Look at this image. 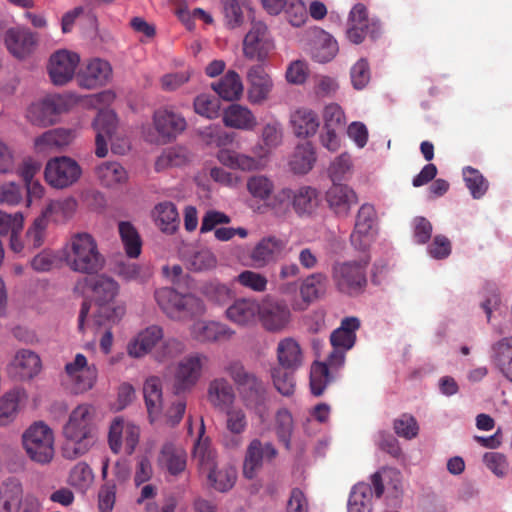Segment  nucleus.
<instances>
[{
	"label": "nucleus",
	"instance_id": "c03bdc74",
	"mask_svg": "<svg viewBox=\"0 0 512 512\" xmlns=\"http://www.w3.org/2000/svg\"><path fill=\"white\" fill-rule=\"evenodd\" d=\"M492 359L500 372L512 382V337H505L492 346Z\"/></svg>",
	"mask_w": 512,
	"mask_h": 512
},
{
	"label": "nucleus",
	"instance_id": "69168bd1",
	"mask_svg": "<svg viewBox=\"0 0 512 512\" xmlns=\"http://www.w3.org/2000/svg\"><path fill=\"white\" fill-rule=\"evenodd\" d=\"M94 480V474L85 462H78L70 471L68 483L81 491L89 488Z\"/></svg>",
	"mask_w": 512,
	"mask_h": 512
},
{
	"label": "nucleus",
	"instance_id": "37998d69",
	"mask_svg": "<svg viewBox=\"0 0 512 512\" xmlns=\"http://www.w3.org/2000/svg\"><path fill=\"white\" fill-rule=\"evenodd\" d=\"M75 138V131L72 129L57 128L44 132L35 138L34 145L39 150L47 148H62L69 145Z\"/></svg>",
	"mask_w": 512,
	"mask_h": 512
},
{
	"label": "nucleus",
	"instance_id": "338daca9",
	"mask_svg": "<svg viewBox=\"0 0 512 512\" xmlns=\"http://www.w3.org/2000/svg\"><path fill=\"white\" fill-rule=\"evenodd\" d=\"M184 350L185 345L182 341L176 338L162 339L160 345L153 351V357L158 362H166L179 356Z\"/></svg>",
	"mask_w": 512,
	"mask_h": 512
},
{
	"label": "nucleus",
	"instance_id": "a19ab883",
	"mask_svg": "<svg viewBox=\"0 0 512 512\" xmlns=\"http://www.w3.org/2000/svg\"><path fill=\"white\" fill-rule=\"evenodd\" d=\"M97 308L93 314V322L98 327H110L121 321L126 313L124 303H95Z\"/></svg>",
	"mask_w": 512,
	"mask_h": 512
},
{
	"label": "nucleus",
	"instance_id": "bf43d9fd",
	"mask_svg": "<svg viewBox=\"0 0 512 512\" xmlns=\"http://www.w3.org/2000/svg\"><path fill=\"white\" fill-rule=\"evenodd\" d=\"M207 484L219 492H226L230 490L236 481L237 473L232 467H222L213 469V472L204 476Z\"/></svg>",
	"mask_w": 512,
	"mask_h": 512
},
{
	"label": "nucleus",
	"instance_id": "8fccbe9b",
	"mask_svg": "<svg viewBox=\"0 0 512 512\" xmlns=\"http://www.w3.org/2000/svg\"><path fill=\"white\" fill-rule=\"evenodd\" d=\"M316 161L314 148L310 142L298 145L289 161L291 170L296 174L308 173Z\"/></svg>",
	"mask_w": 512,
	"mask_h": 512
},
{
	"label": "nucleus",
	"instance_id": "39448f33",
	"mask_svg": "<svg viewBox=\"0 0 512 512\" xmlns=\"http://www.w3.org/2000/svg\"><path fill=\"white\" fill-rule=\"evenodd\" d=\"M369 259L337 261L332 265L331 277L336 289L346 295H358L366 284Z\"/></svg>",
	"mask_w": 512,
	"mask_h": 512
},
{
	"label": "nucleus",
	"instance_id": "6e6552de",
	"mask_svg": "<svg viewBox=\"0 0 512 512\" xmlns=\"http://www.w3.org/2000/svg\"><path fill=\"white\" fill-rule=\"evenodd\" d=\"M82 173L79 164L70 157L61 156L49 160L45 167V179L54 188L63 189L78 181Z\"/></svg>",
	"mask_w": 512,
	"mask_h": 512
},
{
	"label": "nucleus",
	"instance_id": "f704fd0d",
	"mask_svg": "<svg viewBox=\"0 0 512 512\" xmlns=\"http://www.w3.org/2000/svg\"><path fill=\"white\" fill-rule=\"evenodd\" d=\"M207 399L214 408L224 411L235 400L234 389L227 379L223 377L215 378L208 385Z\"/></svg>",
	"mask_w": 512,
	"mask_h": 512
},
{
	"label": "nucleus",
	"instance_id": "1a4fd4ad",
	"mask_svg": "<svg viewBox=\"0 0 512 512\" xmlns=\"http://www.w3.org/2000/svg\"><path fill=\"white\" fill-rule=\"evenodd\" d=\"M65 377L75 393H84L91 390L98 376L94 364H88L83 354H77L73 361L66 363Z\"/></svg>",
	"mask_w": 512,
	"mask_h": 512
},
{
	"label": "nucleus",
	"instance_id": "f8f14e48",
	"mask_svg": "<svg viewBox=\"0 0 512 512\" xmlns=\"http://www.w3.org/2000/svg\"><path fill=\"white\" fill-rule=\"evenodd\" d=\"M259 308L258 319L266 331L279 333L288 327L291 312L284 301L265 299L259 303Z\"/></svg>",
	"mask_w": 512,
	"mask_h": 512
},
{
	"label": "nucleus",
	"instance_id": "6ab92c4d",
	"mask_svg": "<svg viewBox=\"0 0 512 512\" xmlns=\"http://www.w3.org/2000/svg\"><path fill=\"white\" fill-rule=\"evenodd\" d=\"M96 132L95 154L103 158L108 154V140L119 132L118 119L112 110L100 111L93 121Z\"/></svg>",
	"mask_w": 512,
	"mask_h": 512
},
{
	"label": "nucleus",
	"instance_id": "393cba45",
	"mask_svg": "<svg viewBox=\"0 0 512 512\" xmlns=\"http://www.w3.org/2000/svg\"><path fill=\"white\" fill-rule=\"evenodd\" d=\"M157 465L172 476L182 474L187 466V453L172 442H165L157 457Z\"/></svg>",
	"mask_w": 512,
	"mask_h": 512
},
{
	"label": "nucleus",
	"instance_id": "dca6fc26",
	"mask_svg": "<svg viewBox=\"0 0 512 512\" xmlns=\"http://www.w3.org/2000/svg\"><path fill=\"white\" fill-rule=\"evenodd\" d=\"M62 106L63 100L60 96H48L32 103L27 110L26 117L34 126L48 127L57 122Z\"/></svg>",
	"mask_w": 512,
	"mask_h": 512
},
{
	"label": "nucleus",
	"instance_id": "f257e3e1",
	"mask_svg": "<svg viewBox=\"0 0 512 512\" xmlns=\"http://www.w3.org/2000/svg\"><path fill=\"white\" fill-rule=\"evenodd\" d=\"M95 420L96 409L91 404L83 403L72 410L63 428L62 455L65 459L74 460L89 452L97 440Z\"/></svg>",
	"mask_w": 512,
	"mask_h": 512
},
{
	"label": "nucleus",
	"instance_id": "7c9ffc66",
	"mask_svg": "<svg viewBox=\"0 0 512 512\" xmlns=\"http://www.w3.org/2000/svg\"><path fill=\"white\" fill-rule=\"evenodd\" d=\"M191 335L200 342L228 340L234 331L226 324L215 321H197L190 328Z\"/></svg>",
	"mask_w": 512,
	"mask_h": 512
},
{
	"label": "nucleus",
	"instance_id": "7ed1b4c3",
	"mask_svg": "<svg viewBox=\"0 0 512 512\" xmlns=\"http://www.w3.org/2000/svg\"><path fill=\"white\" fill-rule=\"evenodd\" d=\"M154 298L161 311L173 321L187 322L206 311L200 298L190 293L181 294L171 287L156 289Z\"/></svg>",
	"mask_w": 512,
	"mask_h": 512
},
{
	"label": "nucleus",
	"instance_id": "ddd939ff",
	"mask_svg": "<svg viewBox=\"0 0 512 512\" xmlns=\"http://www.w3.org/2000/svg\"><path fill=\"white\" fill-rule=\"evenodd\" d=\"M267 26L260 21L253 22L251 29L243 40V54L250 60L263 61L273 50Z\"/></svg>",
	"mask_w": 512,
	"mask_h": 512
},
{
	"label": "nucleus",
	"instance_id": "412c9836",
	"mask_svg": "<svg viewBox=\"0 0 512 512\" xmlns=\"http://www.w3.org/2000/svg\"><path fill=\"white\" fill-rule=\"evenodd\" d=\"M154 127L164 142H169L181 134L187 127L185 118L172 110L160 109L153 116Z\"/></svg>",
	"mask_w": 512,
	"mask_h": 512
},
{
	"label": "nucleus",
	"instance_id": "a18cd8bd",
	"mask_svg": "<svg viewBox=\"0 0 512 512\" xmlns=\"http://www.w3.org/2000/svg\"><path fill=\"white\" fill-rule=\"evenodd\" d=\"M492 359L500 372L512 382V337H505L492 346Z\"/></svg>",
	"mask_w": 512,
	"mask_h": 512
},
{
	"label": "nucleus",
	"instance_id": "603ef678",
	"mask_svg": "<svg viewBox=\"0 0 512 512\" xmlns=\"http://www.w3.org/2000/svg\"><path fill=\"white\" fill-rule=\"evenodd\" d=\"M226 428L233 435L226 445L230 448L239 447L241 444L239 436L247 428L246 415L242 409H226Z\"/></svg>",
	"mask_w": 512,
	"mask_h": 512
},
{
	"label": "nucleus",
	"instance_id": "9b49d317",
	"mask_svg": "<svg viewBox=\"0 0 512 512\" xmlns=\"http://www.w3.org/2000/svg\"><path fill=\"white\" fill-rule=\"evenodd\" d=\"M208 358L203 354H192L183 358L177 365L173 391L180 394L191 390L201 377L202 368Z\"/></svg>",
	"mask_w": 512,
	"mask_h": 512
},
{
	"label": "nucleus",
	"instance_id": "58836bf2",
	"mask_svg": "<svg viewBox=\"0 0 512 512\" xmlns=\"http://www.w3.org/2000/svg\"><path fill=\"white\" fill-rule=\"evenodd\" d=\"M143 394L150 421L157 418L163 408L162 383L160 378L151 376L146 379Z\"/></svg>",
	"mask_w": 512,
	"mask_h": 512
},
{
	"label": "nucleus",
	"instance_id": "20e7f679",
	"mask_svg": "<svg viewBox=\"0 0 512 512\" xmlns=\"http://www.w3.org/2000/svg\"><path fill=\"white\" fill-rule=\"evenodd\" d=\"M236 385L239 395L248 408H259L267 400V388L263 380L240 362H232L225 368Z\"/></svg>",
	"mask_w": 512,
	"mask_h": 512
},
{
	"label": "nucleus",
	"instance_id": "3c124183",
	"mask_svg": "<svg viewBox=\"0 0 512 512\" xmlns=\"http://www.w3.org/2000/svg\"><path fill=\"white\" fill-rule=\"evenodd\" d=\"M157 226L167 233L176 231L179 225V215L175 205L171 202L159 203L153 210Z\"/></svg>",
	"mask_w": 512,
	"mask_h": 512
},
{
	"label": "nucleus",
	"instance_id": "473e14b6",
	"mask_svg": "<svg viewBox=\"0 0 512 512\" xmlns=\"http://www.w3.org/2000/svg\"><path fill=\"white\" fill-rule=\"evenodd\" d=\"M95 303H112L120 293V284L107 274H100L88 281Z\"/></svg>",
	"mask_w": 512,
	"mask_h": 512
},
{
	"label": "nucleus",
	"instance_id": "13d9d810",
	"mask_svg": "<svg viewBox=\"0 0 512 512\" xmlns=\"http://www.w3.org/2000/svg\"><path fill=\"white\" fill-rule=\"evenodd\" d=\"M96 175L107 187L124 183L128 178L124 167L117 162H106L97 166Z\"/></svg>",
	"mask_w": 512,
	"mask_h": 512
},
{
	"label": "nucleus",
	"instance_id": "e433bc0d",
	"mask_svg": "<svg viewBox=\"0 0 512 512\" xmlns=\"http://www.w3.org/2000/svg\"><path fill=\"white\" fill-rule=\"evenodd\" d=\"M377 223V214L375 208L371 204H363L358 210L354 232L351 240L355 245H365L364 239L373 231Z\"/></svg>",
	"mask_w": 512,
	"mask_h": 512
},
{
	"label": "nucleus",
	"instance_id": "2eb2a0df",
	"mask_svg": "<svg viewBox=\"0 0 512 512\" xmlns=\"http://www.w3.org/2000/svg\"><path fill=\"white\" fill-rule=\"evenodd\" d=\"M247 99L253 105H262L269 100L274 88L273 79L260 64L252 65L246 72Z\"/></svg>",
	"mask_w": 512,
	"mask_h": 512
},
{
	"label": "nucleus",
	"instance_id": "ea45409f",
	"mask_svg": "<svg viewBox=\"0 0 512 512\" xmlns=\"http://www.w3.org/2000/svg\"><path fill=\"white\" fill-rule=\"evenodd\" d=\"M212 89L222 99L235 101L241 98L244 86L239 74L234 70H229L218 82L212 84Z\"/></svg>",
	"mask_w": 512,
	"mask_h": 512
},
{
	"label": "nucleus",
	"instance_id": "9d476101",
	"mask_svg": "<svg viewBox=\"0 0 512 512\" xmlns=\"http://www.w3.org/2000/svg\"><path fill=\"white\" fill-rule=\"evenodd\" d=\"M278 451L271 442L252 439L246 447L243 459L242 474L246 479H254L263 467L264 462L273 461Z\"/></svg>",
	"mask_w": 512,
	"mask_h": 512
},
{
	"label": "nucleus",
	"instance_id": "864d4df0",
	"mask_svg": "<svg viewBox=\"0 0 512 512\" xmlns=\"http://www.w3.org/2000/svg\"><path fill=\"white\" fill-rule=\"evenodd\" d=\"M338 52L335 39L324 31H318L315 36L312 55L318 62L325 63L332 60Z\"/></svg>",
	"mask_w": 512,
	"mask_h": 512
},
{
	"label": "nucleus",
	"instance_id": "c85d7f7f",
	"mask_svg": "<svg viewBox=\"0 0 512 512\" xmlns=\"http://www.w3.org/2000/svg\"><path fill=\"white\" fill-rule=\"evenodd\" d=\"M329 207L338 217H347L352 206L358 202L353 189L343 184L334 183L326 193Z\"/></svg>",
	"mask_w": 512,
	"mask_h": 512
},
{
	"label": "nucleus",
	"instance_id": "cd10ccee",
	"mask_svg": "<svg viewBox=\"0 0 512 512\" xmlns=\"http://www.w3.org/2000/svg\"><path fill=\"white\" fill-rule=\"evenodd\" d=\"M259 303L252 298L237 299L226 309L225 315L228 320L238 326H252L258 319Z\"/></svg>",
	"mask_w": 512,
	"mask_h": 512
},
{
	"label": "nucleus",
	"instance_id": "bb28decb",
	"mask_svg": "<svg viewBox=\"0 0 512 512\" xmlns=\"http://www.w3.org/2000/svg\"><path fill=\"white\" fill-rule=\"evenodd\" d=\"M218 161L231 169L241 171L259 170L263 167V156L259 155L257 148H253V155H247L230 149H220L217 152Z\"/></svg>",
	"mask_w": 512,
	"mask_h": 512
},
{
	"label": "nucleus",
	"instance_id": "4c0bfd02",
	"mask_svg": "<svg viewBox=\"0 0 512 512\" xmlns=\"http://www.w3.org/2000/svg\"><path fill=\"white\" fill-rule=\"evenodd\" d=\"M223 122L227 127L241 130H253L257 126V119L253 112L240 104H232L227 108Z\"/></svg>",
	"mask_w": 512,
	"mask_h": 512
},
{
	"label": "nucleus",
	"instance_id": "de8ad7c7",
	"mask_svg": "<svg viewBox=\"0 0 512 512\" xmlns=\"http://www.w3.org/2000/svg\"><path fill=\"white\" fill-rule=\"evenodd\" d=\"M319 205L318 191L310 186H303L293 191L292 206L297 214H311Z\"/></svg>",
	"mask_w": 512,
	"mask_h": 512
},
{
	"label": "nucleus",
	"instance_id": "79ce46f5",
	"mask_svg": "<svg viewBox=\"0 0 512 512\" xmlns=\"http://www.w3.org/2000/svg\"><path fill=\"white\" fill-rule=\"evenodd\" d=\"M26 397L22 389H13L0 397V427L14 421L19 411L20 402Z\"/></svg>",
	"mask_w": 512,
	"mask_h": 512
},
{
	"label": "nucleus",
	"instance_id": "5fc2aeb1",
	"mask_svg": "<svg viewBox=\"0 0 512 512\" xmlns=\"http://www.w3.org/2000/svg\"><path fill=\"white\" fill-rule=\"evenodd\" d=\"M372 491L367 483L356 484L348 501V512H372Z\"/></svg>",
	"mask_w": 512,
	"mask_h": 512
},
{
	"label": "nucleus",
	"instance_id": "5701e85b",
	"mask_svg": "<svg viewBox=\"0 0 512 512\" xmlns=\"http://www.w3.org/2000/svg\"><path fill=\"white\" fill-rule=\"evenodd\" d=\"M5 45L17 59L23 60L30 56L36 48V35L26 28H12L5 34Z\"/></svg>",
	"mask_w": 512,
	"mask_h": 512
},
{
	"label": "nucleus",
	"instance_id": "052dcab7",
	"mask_svg": "<svg viewBox=\"0 0 512 512\" xmlns=\"http://www.w3.org/2000/svg\"><path fill=\"white\" fill-rule=\"evenodd\" d=\"M295 369H286L275 365L271 368L270 374L275 389L283 396H291L295 391Z\"/></svg>",
	"mask_w": 512,
	"mask_h": 512
},
{
	"label": "nucleus",
	"instance_id": "aec40b11",
	"mask_svg": "<svg viewBox=\"0 0 512 512\" xmlns=\"http://www.w3.org/2000/svg\"><path fill=\"white\" fill-rule=\"evenodd\" d=\"M112 77L110 64L102 59L95 58L79 71L77 75L78 84L86 89H94L107 84Z\"/></svg>",
	"mask_w": 512,
	"mask_h": 512
},
{
	"label": "nucleus",
	"instance_id": "4be33fe9",
	"mask_svg": "<svg viewBox=\"0 0 512 512\" xmlns=\"http://www.w3.org/2000/svg\"><path fill=\"white\" fill-rule=\"evenodd\" d=\"M192 457L196 462L199 473L205 476L212 473L214 468H217V453L211 446V441L205 436L204 421L201 419V426L198 431V437L194 444Z\"/></svg>",
	"mask_w": 512,
	"mask_h": 512
},
{
	"label": "nucleus",
	"instance_id": "774afa93",
	"mask_svg": "<svg viewBox=\"0 0 512 512\" xmlns=\"http://www.w3.org/2000/svg\"><path fill=\"white\" fill-rule=\"evenodd\" d=\"M328 362H315L310 372V388L315 396H320L329 382Z\"/></svg>",
	"mask_w": 512,
	"mask_h": 512
},
{
	"label": "nucleus",
	"instance_id": "c756f323",
	"mask_svg": "<svg viewBox=\"0 0 512 512\" xmlns=\"http://www.w3.org/2000/svg\"><path fill=\"white\" fill-rule=\"evenodd\" d=\"M277 365L298 370L304 362V353L299 342L293 337L279 340L276 347Z\"/></svg>",
	"mask_w": 512,
	"mask_h": 512
},
{
	"label": "nucleus",
	"instance_id": "2f4dec72",
	"mask_svg": "<svg viewBox=\"0 0 512 512\" xmlns=\"http://www.w3.org/2000/svg\"><path fill=\"white\" fill-rule=\"evenodd\" d=\"M290 123L293 133L301 138L315 135L320 126L317 113L306 107H300L293 111L290 115Z\"/></svg>",
	"mask_w": 512,
	"mask_h": 512
},
{
	"label": "nucleus",
	"instance_id": "423d86ee",
	"mask_svg": "<svg viewBox=\"0 0 512 512\" xmlns=\"http://www.w3.org/2000/svg\"><path fill=\"white\" fill-rule=\"evenodd\" d=\"M23 445L29 457L38 463H49L54 456V436L44 423H34L23 434Z\"/></svg>",
	"mask_w": 512,
	"mask_h": 512
},
{
	"label": "nucleus",
	"instance_id": "0e129e2a",
	"mask_svg": "<svg viewBox=\"0 0 512 512\" xmlns=\"http://www.w3.org/2000/svg\"><path fill=\"white\" fill-rule=\"evenodd\" d=\"M246 187L248 192L259 200H267L274 191L273 181L265 175H253L248 178Z\"/></svg>",
	"mask_w": 512,
	"mask_h": 512
},
{
	"label": "nucleus",
	"instance_id": "a211bd4d",
	"mask_svg": "<svg viewBox=\"0 0 512 512\" xmlns=\"http://www.w3.org/2000/svg\"><path fill=\"white\" fill-rule=\"evenodd\" d=\"M79 56L68 50H58L50 57L48 72L55 85H64L69 82L79 64Z\"/></svg>",
	"mask_w": 512,
	"mask_h": 512
},
{
	"label": "nucleus",
	"instance_id": "0eeeda50",
	"mask_svg": "<svg viewBox=\"0 0 512 512\" xmlns=\"http://www.w3.org/2000/svg\"><path fill=\"white\" fill-rule=\"evenodd\" d=\"M360 327V321L356 317H347L341 321L340 327L330 335L332 350L327 355L329 367L338 368L345 360V355L356 342V331Z\"/></svg>",
	"mask_w": 512,
	"mask_h": 512
},
{
	"label": "nucleus",
	"instance_id": "09e8293b",
	"mask_svg": "<svg viewBox=\"0 0 512 512\" xmlns=\"http://www.w3.org/2000/svg\"><path fill=\"white\" fill-rule=\"evenodd\" d=\"M192 153L185 147H171L163 151L155 162L157 171H163L172 167H180L191 162Z\"/></svg>",
	"mask_w": 512,
	"mask_h": 512
},
{
	"label": "nucleus",
	"instance_id": "6e6d98bb",
	"mask_svg": "<svg viewBox=\"0 0 512 512\" xmlns=\"http://www.w3.org/2000/svg\"><path fill=\"white\" fill-rule=\"evenodd\" d=\"M76 209V199L73 197H67L50 201L42 211V214L45 215L48 220L49 217L54 216L55 221H67L72 218Z\"/></svg>",
	"mask_w": 512,
	"mask_h": 512
},
{
	"label": "nucleus",
	"instance_id": "680f3d73",
	"mask_svg": "<svg viewBox=\"0 0 512 512\" xmlns=\"http://www.w3.org/2000/svg\"><path fill=\"white\" fill-rule=\"evenodd\" d=\"M119 234L123 242L127 255L131 258H136L141 253V238L136 228L126 221H122L118 225Z\"/></svg>",
	"mask_w": 512,
	"mask_h": 512
},
{
	"label": "nucleus",
	"instance_id": "4468645a",
	"mask_svg": "<svg viewBox=\"0 0 512 512\" xmlns=\"http://www.w3.org/2000/svg\"><path fill=\"white\" fill-rule=\"evenodd\" d=\"M140 428L122 418H115L109 428L108 442L113 453L118 454L124 443V451L131 455L139 442Z\"/></svg>",
	"mask_w": 512,
	"mask_h": 512
},
{
	"label": "nucleus",
	"instance_id": "49530a36",
	"mask_svg": "<svg viewBox=\"0 0 512 512\" xmlns=\"http://www.w3.org/2000/svg\"><path fill=\"white\" fill-rule=\"evenodd\" d=\"M327 289V277L323 273L308 275L300 286V295L304 302L310 304L322 298Z\"/></svg>",
	"mask_w": 512,
	"mask_h": 512
},
{
	"label": "nucleus",
	"instance_id": "72a5a7b5",
	"mask_svg": "<svg viewBox=\"0 0 512 512\" xmlns=\"http://www.w3.org/2000/svg\"><path fill=\"white\" fill-rule=\"evenodd\" d=\"M369 26L367 8L361 3L356 4L349 13L347 38L354 44H360L365 39Z\"/></svg>",
	"mask_w": 512,
	"mask_h": 512
},
{
	"label": "nucleus",
	"instance_id": "4d7b16f0",
	"mask_svg": "<svg viewBox=\"0 0 512 512\" xmlns=\"http://www.w3.org/2000/svg\"><path fill=\"white\" fill-rule=\"evenodd\" d=\"M282 129L278 123L266 124L261 133L262 143L255 146L259 155L266 158L270 152L282 143Z\"/></svg>",
	"mask_w": 512,
	"mask_h": 512
},
{
	"label": "nucleus",
	"instance_id": "e2e57ef3",
	"mask_svg": "<svg viewBox=\"0 0 512 512\" xmlns=\"http://www.w3.org/2000/svg\"><path fill=\"white\" fill-rule=\"evenodd\" d=\"M197 135L206 146L224 147L231 144L234 140L232 134L216 125L198 129Z\"/></svg>",
	"mask_w": 512,
	"mask_h": 512
},
{
	"label": "nucleus",
	"instance_id": "b1692460",
	"mask_svg": "<svg viewBox=\"0 0 512 512\" xmlns=\"http://www.w3.org/2000/svg\"><path fill=\"white\" fill-rule=\"evenodd\" d=\"M164 331L158 325H151L140 331L127 345V353L133 358H142L152 352L163 339Z\"/></svg>",
	"mask_w": 512,
	"mask_h": 512
},
{
	"label": "nucleus",
	"instance_id": "f3484780",
	"mask_svg": "<svg viewBox=\"0 0 512 512\" xmlns=\"http://www.w3.org/2000/svg\"><path fill=\"white\" fill-rule=\"evenodd\" d=\"M287 241L275 235L261 238L249 253V259L256 268H264L276 262L283 254Z\"/></svg>",
	"mask_w": 512,
	"mask_h": 512
},
{
	"label": "nucleus",
	"instance_id": "a878e982",
	"mask_svg": "<svg viewBox=\"0 0 512 512\" xmlns=\"http://www.w3.org/2000/svg\"><path fill=\"white\" fill-rule=\"evenodd\" d=\"M40 357L32 350L17 351L9 364V371L20 380H30L41 371Z\"/></svg>",
	"mask_w": 512,
	"mask_h": 512
},
{
	"label": "nucleus",
	"instance_id": "c9c22d12",
	"mask_svg": "<svg viewBox=\"0 0 512 512\" xmlns=\"http://www.w3.org/2000/svg\"><path fill=\"white\" fill-rule=\"evenodd\" d=\"M371 483L376 497H381L385 487L393 491V497L398 500L401 494V473L395 468H382L371 476Z\"/></svg>",
	"mask_w": 512,
	"mask_h": 512
},
{
	"label": "nucleus",
	"instance_id": "f03ea898",
	"mask_svg": "<svg viewBox=\"0 0 512 512\" xmlns=\"http://www.w3.org/2000/svg\"><path fill=\"white\" fill-rule=\"evenodd\" d=\"M63 255L66 265L72 271L82 274L98 273L106 264L96 240L86 232L71 235L64 246Z\"/></svg>",
	"mask_w": 512,
	"mask_h": 512
}]
</instances>
